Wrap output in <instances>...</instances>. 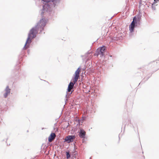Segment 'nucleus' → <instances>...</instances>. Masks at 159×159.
<instances>
[{"label":"nucleus","mask_w":159,"mask_h":159,"mask_svg":"<svg viewBox=\"0 0 159 159\" xmlns=\"http://www.w3.org/2000/svg\"><path fill=\"white\" fill-rule=\"evenodd\" d=\"M46 20L42 18L40 20L36 25L33 27L30 30L28 34V37L25 42L23 49H26L29 48L30 44L32 42V39H34L36 37L38 31L39 30L40 33H41L44 30V28L46 24Z\"/></svg>","instance_id":"1"},{"label":"nucleus","mask_w":159,"mask_h":159,"mask_svg":"<svg viewBox=\"0 0 159 159\" xmlns=\"http://www.w3.org/2000/svg\"><path fill=\"white\" fill-rule=\"evenodd\" d=\"M74 79L72 78L71 81L70 82L68 85V88L67 89L66 94V100L67 101V98L70 97V94L72 93V92L73 91V87L74 85L77 81H75Z\"/></svg>","instance_id":"2"},{"label":"nucleus","mask_w":159,"mask_h":159,"mask_svg":"<svg viewBox=\"0 0 159 159\" xmlns=\"http://www.w3.org/2000/svg\"><path fill=\"white\" fill-rule=\"evenodd\" d=\"M106 47L104 46L100 47L98 48L96 50V54H95V56L97 57L99 55H100V57H103L104 56V53L106 51Z\"/></svg>","instance_id":"3"},{"label":"nucleus","mask_w":159,"mask_h":159,"mask_svg":"<svg viewBox=\"0 0 159 159\" xmlns=\"http://www.w3.org/2000/svg\"><path fill=\"white\" fill-rule=\"evenodd\" d=\"M79 137L84 140L86 134V132L82 128H80L78 132Z\"/></svg>","instance_id":"4"},{"label":"nucleus","mask_w":159,"mask_h":159,"mask_svg":"<svg viewBox=\"0 0 159 159\" xmlns=\"http://www.w3.org/2000/svg\"><path fill=\"white\" fill-rule=\"evenodd\" d=\"M134 19L133 20L130 24L129 25V30L130 33H132L134 32V28L137 26V24L135 23L134 22V20L135 19V18H134Z\"/></svg>","instance_id":"5"},{"label":"nucleus","mask_w":159,"mask_h":159,"mask_svg":"<svg viewBox=\"0 0 159 159\" xmlns=\"http://www.w3.org/2000/svg\"><path fill=\"white\" fill-rule=\"evenodd\" d=\"M75 138V136L74 135H68L65 138L64 140L68 143H70L72 142Z\"/></svg>","instance_id":"6"},{"label":"nucleus","mask_w":159,"mask_h":159,"mask_svg":"<svg viewBox=\"0 0 159 159\" xmlns=\"http://www.w3.org/2000/svg\"><path fill=\"white\" fill-rule=\"evenodd\" d=\"M81 68L79 67L75 71L74 76L72 78L74 79L75 81H77L80 72L81 70Z\"/></svg>","instance_id":"7"},{"label":"nucleus","mask_w":159,"mask_h":159,"mask_svg":"<svg viewBox=\"0 0 159 159\" xmlns=\"http://www.w3.org/2000/svg\"><path fill=\"white\" fill-rule=\"evenodd\" d=\"M5 93L4 94L3 96L5 98L7 97V96L10 93L11 89L9 88L8 86H7L4 90Z\"/></svg>","instance_id":"8"},{"label":"nucleus","mask_w":159,"mask_h":159,"mask_svg":"<svg viewBox=\"0 0 159 159\" xmlns=\"http://www.w3.org/2000/svg\"><path fill=\"white\" fill-rule=\"evenodd\" d=\"M50 7V5H46L43 6L42 11L41 13V15L42 16H43V13L45 12V11H47L49 10Z\"/></svg>","instance_id":"9"},{"label":"nucleus","mask_w":159,"mask_h":159,"mask_svg":"<svg viewBox=\"0 0 159 159\" xmlns=\"http://www.w3.org/2000/svg\"><path fill=\"white\" fill-rule=\"evenodd\" d=\"M60 0H47L46 2H52L53 3V4L55 7L57 3H59Z\"/></svg>","instance_id":"10"},{"label":"nucleus","mask_w":159,"mask_h":159,"mask_svg":"<svg viewBox=\"0 0 159 159\" xmlns=\"http://www.w3.org/2000/svg\"><path fill=\"white\" fill-rule=\"evenodd\" d=\"M56 136V135L54 133H51L50 136H49L48 138V141L49 142H51L54 138V137Z\"/></svg>","instance_id":"11"},{"label":"nucleus","mask_w":159,"mask_h":159,"mask_svg":"<svg viewBox=\"0 0 159 159\" xmlns=\"http://www.w3.org/2000/svg\"><path fill=\"white\" fill-rule=\"evenodd\" d=\"M135 18V19L134 20V22H135V23H136V24H137L138 22L140 21L141 19V16H138L137 17V18L136 16H134V17L133 18V20Z\"/></svg>","instance_id":"12"},{"label":"nucleus","mask_w":159,"mask_h":159,"mask_svg":"<svg viewBox=\"0 0 159 159\" xmlns=\"http://www.w3.org/2000/svg\"><path fill=\"white\" fill-rule=\"evenodd\" d=\"M20 66L19 65H18L17 66L18 68L16 69L15 72L13 73L14 75L15 76H17L18 75L19 72L18 70L20 69Z\"/></svg>","instance_id":"13"},{"label":"nucleus","mask_w":159,"mask_h":159,"mask_svg":"<svg viewBox=\"0 0 159 159\" xmlns=\"http://www.w3.org/2000/svg\"><path fill=\"white\" fill-rule=\"evenodd\" d=\"M66 157L67 159H68L71 157V154L70 152V151H67L66 152Z\"/></svg>","instance_id":"14"},{"label":"nucleus","mask_w":159,"mask_h":159,"mask_svg":"<svg viewBox=\"0 0 159 159\" xmlns=\"http://www.w3.org/2000/svg\"><path fill=\"white\" fill-rule=\"evenodd\" d=\"M155 3H153L152 5V8L153 10H154L156 9V8H155Z\"/></svg>","instance_id":"15"},{"label":"nucleus","mask_w":159,"mask_h":159,"mask_svg":"<svg viewBox=\"0 0 159 159\" xmlns=\"http://www.w3.org/2000/svg\"><path fill=\"white\" fill-rule=\"evenodd\" d=\"M139 7H140L142 6V0H139Z\"/></svg>","instance_id":"16"},{"label":"nucleus","mask_w":159,"mask_h":159,"mask_svg":"<svg viewBox=\"0 0 159 159\" xmlns=\"http://www.w3.org/2000/svg\"><path fill=\"white\" fill-rule=\"evenodd\" d=\"M151 75H150V76H148V77H145L144 79V80H145V81L147 80L151 76Z\"/></svg>","instance_id":"17"},{"label":"nucleus","mask_w":159,"mask_h":159,"mask_svg":"<svg viewBox=\"0 0 159 159\" xmlns=\"http://www.w3.org/2000/svg\"><path fill=\"white\" fill-rule=\"evenodd\" d=\"M77 154V152L76 151H75L74 152V156H75L74 157L75 158Z\"/></svg>","instance_id":"18"},{"label":"nucleus","mask_w":159,"mask_h":159,"mask_svg":"<svg viewBox=\"0 0 159 159\" xmlns=\"http://www.w3.org/2000/svg\"><path fill=\"white\" fill-rule=\"evenodd\" d=\"M159 1V0H154V2L153 3L156 4Z\"/></svg>","instance_id":"19"},{"label":"nucleus","mask_w":159,"mask_h":159,"mask_svg":"<svg viewBox=\"0 0 159 159\" xmlns=\"http://www.w3.org/2000/svg\"><path fill=\"white\" fill-rule=\"evenodd\" d=\"M69 124H68L67 125V126H66L65 127V128H67L68 127V126H69Z\"/></svg>","instance_id":"20"},{"label":"nucleus","mask_w":159,"mask_h":159,"mask_svg":"<svg viewBox=\"0 0 159 159\" xmlns=\"http://www.w3.org/2000/svg\"><path fill=\"white\" fill-rule=\"evenodd\" d=\"M43 144L42 145V146H41V148H42V147H43Z\"/></svg>","instance_id":"21"},{"label":"nucleus","mask_w":159,"mask_h":159,"mask_svg":"<svg viewBox=\"0 0 159 159\" xmlns=\"http://www.w3.org/2000/svg\"><path fill=\"white\" fill-rule=\"evenodd\" d=\"M143 82V80H142L141 82H140V83H142Z\"/></svg>","instance_id":"22"},{"label":"nucleus","mask_w":159,"mask_h":159,"mask_svg":"<svg viewBox=\"0 0 159 159\" xmlns=\"http://www.w3.org/2000/svg\"><path fill=\"white\" fill-rule=\"evenodd\" d=\"M85 69V68H84H84H83V70H84Z\"/></svg>","instance_id":"23"},{"label":"nucleus","mask_w":159,"mask_h":159,"mask_svg":"<svg viewBox=\"0 0 159 159\" xmlns=\"http://www.w3.org/2000/svg\"><path fill=\"white\" fill-rule=\"evenodd\" d=\"M44 129L43 128L42 129Z\"/></svg>","instance_id":"24"},{"label":"nucleus","mask_w":159,"mask_h":159,"mask_svg":"<svg viewBox=\"0 0 159 159\" xmlns=\"http://www.w3.org/2000/svg\"><path fill=\"white\" fill-rule=\"evenodd\" d=\"M91 157H90V159H91Z\"/></svg>","instance_id":"25"}]
</instances>
